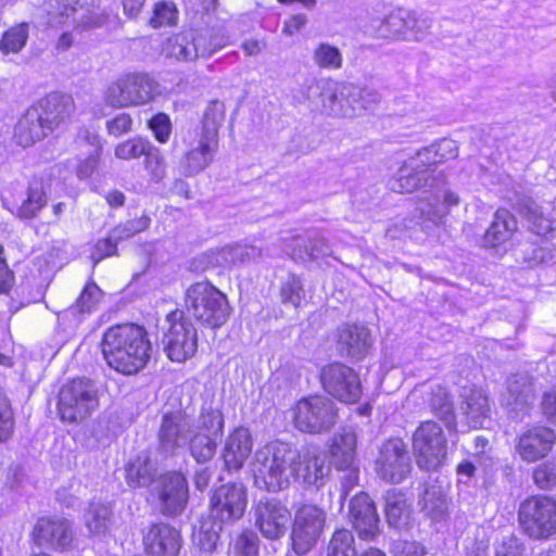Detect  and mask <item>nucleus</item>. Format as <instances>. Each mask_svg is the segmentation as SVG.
Instances as JSON below:
<instances>
[{
  "label": "nucleus",
  "instance_id": "nucleus-52",
  "mask_svg": "<svg viewBox=\"0 0 556 556\" xmlns=\"http://www.w3.org/2000/svg\"><path fill=\"white\" fill-rule=\"evenodd\" d=\"M281 302L298 307L304 298L303 282L299 276L289 275L280 289Z\"/></svg>",
  "mask_w": 556,
  "mask_h": 556
},
{
  "label": "nucleus",
  "instance_id": "nucleus-60",
  "mask_svg": "<svg viewBox=\"0 0 556 556\" xmlns=\"http://www.w3.org/2000/svg\"><path fill=\"white\" fill-rule=\"evenodd\" d=\"M534 484L541 490H552L556 485V467L551 463L539 465L532 472Z\"/></svg>",
  "mask_w": 556,
  "mask_h": 556
},
{
  "label": "nucleus",
  "instance_id": "nucleus-34",
  "mask_svg": "<svg viewBox=\"0 0 556 556\" xmlns=\"http://www.w3.org/2000/svg\"><path fill=\"white\" fill-rule=\"evenodd\" d=\"M291 249V257L302 263L325 258L332 254L328 240L318 232L294 237Z\"/></svg>",
  "mask_w": 556,
  "mask_h": 556
},
{
  "label": "nucleus",
  "instance_id": "nucleus-28",
  "mask_svg": "<svg viewBox=\"0 0 556 556\" xmlns=\"http://www.w3.org/2000/svg\"><path fill=\"white\" fill-rule=\"evenodd\" d=\"M33 106L51 132L65 124L75 111L72 96L62 92H51Z\"/></svg>",
  "mask_w": 556,
  "mask_h": 556
},
{
  "label": "nucleus",
  "instance_id": "nucleus-41",
  "mask_svg": "<svg viewBox=\"0 0 556 556\" xmlns=\"http://www.w3.org/2000/svg\"><path fill=\"white\" fill-rule=\"evenodd\" d=\"M154 473V464L147 455H138L126 467V480L132 488L150 485L155 481Z\"/></svg>",
  "mask_w": 556,
  "mask_h": 556
},
{
  "label": "nucleus",
  "instance_id": "nucleus-8",
  "mask_svg": "<svg viewBox=\"0 0 556 556\" xmlns=\"http://www.w3.org/2000/svg\"><path fill=\"white\" fill-rule=\"evenodd\" d=\"M98 406V388L90 379H73L64 384L59 392L58 410L63 421H81L89 417Z\"/></svg>",
  "mask_w": 556,
  "mask_h": 556
},
{
  "label": "nucleus",
  "instance_id": "nucleus-43",
  "mask_svg": "<svg viewBox=\"0 0 556 556\" xmlns=\"http://www.w3.org/2000/svg\"><path fill=\"white\" fill-rule=\"evenodd\" d=\"M111 516L109 505L92 502L85 515V523L92 534H104L111 526Z\"/></svg>",
  "mask_w": 556,
  "mask_h": 556
},
{
  "label": "nucleus",
  "instance_id": "nucleus-50",
  "mask_svg": "<svg viewBox=\"0 0 556 556\" xmlns=\"http://www.w3.org/2000/svg\"><path fill=\"white\" fill-rule=\"evenodd\" d=\"M355 540L348 529H338L333 532L327 547V556H356Z\"/></svg>",
  "mask_w": 556,
  "mask_h": 556
},
{
  "label": "nucleus",
  "instance_id": "nucleus-27",
  "mask_svg": "<svg viewBox=\"0 0 556 556\" xmlns=\"http://www.w3.org/2000/svg\"><path fill=\"white\" fill-rule=\"evenodd\" d=\"M349 518L362 539L371 540L377 534L379 516L374 501L367 493L359 492L352 497Z\"/></svg>",
  "mask_w": 556,
  "mask_h": 556
},
{
  "label": "nucleus",
  "instance_id": "nucleus-23",
  "mask_svg": "<svg viewBox=\"0 0 556 556\" xmlns=\"http://www.w3.org/2000/svg\"><path fill=\"white\" fill-rule=\"evenodd\" d=\"M535 397L533 378L527 372H517L507 378L501 402L514 418H519L527 414Z\"/></svg>",
  "mask_w": 556,
  "mask_h": 556
},
{
  "label": "nucleus",
  "instance_id": "nucleus-56",
  "mask_svg": "<svg viewBox=\"0 0 556 556\" xmlns=\"http://www.w3.org/2000/svg\"><path fill=\"white\" fill-rule=\"evenodd\" d=\"M384 513L388 523L392 527H399L406 513V502L403 496L395 493H388L386 496Z\"/></svg>",
  "mask_w": 556,
  "mask_h": 556
},
{
  "label": "nucleus",
  "instance_id": "nucleus-14",
  "mask_svg": "<svg viewBox=\"0 0 556 556\" xmlns=\"http://www.w3.org/2000/svg\"><path fill=\"white\" fill-rule=\"evenodd\" d=\"M248 489L243 482H228L216 488L210 498L208 517L218 525L239 521L247 510Z\"/></svg>",
  "mask_w": 556,
  "mask_h": 556
},
{
  "label": "nucleus",
  "instance_id": "nucleus-53",
  "mask_svg": "<svg viewBox=\"0 0 556 556\" xmlns=\"http://www.w3.org/2000/svg\"><path fill=\"white\" fill-rule=\"evenodd\" d=\"M143 156L144 166L151 175V180L154 182L163 180L166 174V165L160 149L150 142L149 149H147Z\"/></svg>",
  "mask_w": 556,
  "mask_h": 556
},
{
  "label": "nucleus",
  "instance_id": "nucleus-61",
  "mask_svg": "<svg viewBox=\"0 0 556 556\" xmlns=\"http://www.w3.org/2000/svg\"><path fill=\"white\" fill-rule=\"evenodd\" d=\"M149 126L159 142L165 143L168 141L172 134V122L168 115L165 113H157L151 118Z\"/></svg>",
  "mask_w": 556,
  "mask_h": 556
},
{
  "label": "nucleus",
  "instance_id": "nucleus-3",
  "mask_svg": "<svg viewBox=\"0 0 556 556\" xmlns=\"http://www.w3.org/2000/svg\"><path fill=\"white\" fill-rule=\"evenodd\" d=\"M293 444L273 441L258 448L251 467L254 484L267 492H280L292 483Z\"/></svg>",
  "mask_w": 556,
  "mask_h": 556
},
{
  "label": "nucleus",
  "instance_id": "nucleus-59",
  "mask_svg": "<svg viewBox=\"0 0 556 556\" xmlns=\"http://www.w3.org/2000/svg\"><path fill=\"white\" fill-rule=\"evenodd\" d=\"M178 11L174 3L161 2L155 4L153 16L150 18L149 24L153 28L163 26H172L176 24Z\"/></svg>",
  "mask_w": 556,
  "mask_h": 556
},
{
  "label": "nucleus",
  "instance_id": "nucleus-54",
  "mask_svg": "<svg viewBox=\"0 0 556 556\" xmlns=\"http://www.w3.org/2000/svg\"><path fill=\"white\" fill-rule=\"evenodd\" d=\"M13 409L4 391L0 388V443L8 441L14 431Z\"/></svg>",
  "mask_w": 556,
  "mask_h": 556
},
{
  "label": "nucleus",
  "instance_id": "nucleus-44",
  "mask_svg": "<svg viewBox=\"0 0 556 556\" xmlns=\"http://www.w3.org/2000/svg\"><path fill=\"white\" fill-rule=\"evenodd\" d=\"M316 66L328 71H338L343 65V55L340 49L328 42H320L316 46L312 54Z\"/></svg>",
  "mask_w": 556,
  "mask_h": 556
},
{
  "label": "nucleus",
  "instance_id": "nucleus-2",
  "mask_svg": "<svg viewBox=\"0 0 556 556\" xmlns=\"http://www.w3.org/2000/svg\"><path fill=\"white\" fill-rule=\"evenodd\" d=\"M102 353L111 368L124 375H132L146 367L152 345L143 327L122 324L104 332Z\"/></svg>",
  "mask_w": 556,
  "mask_h": 556
},
{
  "label": "nucleus",
  "instance_id": "nucleus-46",
  "mask_svg": "<svg viewBox=\"0 0 556 556\" xmlns=\"http://www.w3.org/2000/svg\"><path fill=\"white\" fill-rule=\"evenodd\" d=\"M224 428L223 414L212 405L204 404L194 419V431H206V434L218 437Z\"/></svg>",
  "mask_w": 556,
  "mask_h": 556
},
{
  "label": "nucleus",
  "instance_id": "nucleus-25",
  "mask_svg": "<svg viewBox=\"0 0 556 556\" xmlns=\"http://www.w3.org/2000/svg\"><path fill=\"white\" fill-rule=\"evenodd\" d=\"M556 442V433L545 426L533 427L523 432L516 445L519 456L528 463L544 458Z\"/></svg>",
  "mask_w": 556,
  "mask_h": 556
},
{
  "label": "nucleus",
  "instance_id": "nucleus-63",
  "mask_svg": "<svg viewBox=\"0 0 556 556\" xmlns=\"http://www.w3.org/2000/svg\"><path fill=\"white\" fill-rule=\"evenodd\" d=\"M230 254L235 263H245L262 257L263 250L252 244H237L230 249Z\"/></svg>",
  "mask_w": 556,
  "mask_h": 556
},
{
  "label": "nucleus",
  "instance_id": "nucleus-1",
  "mask_svg": "<svg viewBox=\"0 0 556 556\" xmlns=\"http://www.w3.org/2000/svg\"><path fill=\"white\" fill-rule=\"evenodd\" d=\"M454 141L443 139L416 152L405 160L396 175L388 182L389 189L399 193L420 191L417 210L421 217L433 225L442 223L450 207L459 203V197L445 189L446 176L437 172V165L457 156Z\"/></svg>",
  "mask_w": 556,
  "mask_h": 556
},
{
  "label": "nucleus",
  "instance_id": "nucleus-33",
  "mask_svg": "<svg viewBox=\"0 0 556 556\" xmlns=\"http://www.w3.org/2000/svg\"><path fill=\"white\" fill-rule=\"evenodd\" d=\"M52 132L43 123L41 115L30 106L17 121L14 127V139L23 148L31 147Z\"/></svg>",
  "mask_w": 556,
  "mask_h": 556
},
{
  "label": "nucleus",
  "instance_id": "nucleus-37",
  "mask_svg": "<svg viewBox=\"0 0 556 556\" xmlns=\"http://www.w3.org/2000/svg\"><path fill=\"white\" fill-rule=\"evenodd\" d=\"M427 403L431 412L444 422L448 431H457L454 403L445 387L441 384L432 386L427 396Z\"/></svg>",
  "mask_w": 556,
  "mask_h": 556
},
{
  "label": "nucleus",
  "instance_id": "nucleus-17",
  "mask_svg": "<svg viewBox=\"0 0 556 556\" xmlns=\"http://www.w3.org/2000/svg\"><path fill=\"white\" fill-rule=\"evenodd\" d=\"M320 382L324 390L344 403H356L363 390L358 375L343 363L333 362L323 367Z\"/></svg>",
  "mask_w": 556,
  "mask_h": 556
},
{
  "label": "nucleus",
  "instance_id": "nucleus-12",
  "mask_svg": "<svg viewBox=\"0 0 556 556\" xmlns=\"http://www.w3.org/2000/svg\"><path fill=\"white\" fill-rule=\"evenodd\" d=\"M337 419V405L324 395L304 397L294 407L293 424L301 432H327L336 425Z\"/></svg>",
  "mask_w": 556,
  "mask_h": 556
},
{
  "label": "nucleus",
  "instance_id": "nucleus-58",
  "mask_svg": "<svg viewBox=\"0 0 556 556\" xmlns=\"http://www.w3.org/2000/svg\"><path fill=\"white\" fill-rule=\"evenodd\" d=\"M102 298V290L96 282H88L77 299L73 309L78 313H90Z\"/></svg>",
  "mask_w": 556,
  "mask_h": 556
},
{
  "label": "nucleus",
  "instance_id": "nucleus-49",
  "mask_svg": "<svg viewBox=\"0 0 556 556\" xmlns=\"http://www.w3.org/2000/svg\"><path fill=\"white\" fill-rule=\"evenodd\" d=\"M380 92L368 86L354 85V91H351V108L353 109V117L363 111L375 108L381 101Z\"/></svg>",
  "mask_w": 556,
  "mask_h": 556
},
{
  "label": "nucleus",
  "instance_id": "nucleus-29",
  "mask_svg": "<svg viewBox=\"0 0 556 556\" xmlns=\"http://www.w3.org/2000/svg\"><path fill=\"white\" fill-rule=\"evenodd\" d=\"M336 343L341 356L359 361L368 354L372 341L365 326L345 324L337 329Z\"/></svg>",
  "mask_w": 556,
  "mask_h": 556
},
{
  "label": "nucleus",
  "instance_id": "nucleus-36",
  "mask_svg": "<svg viewBox=\"0 0 556 556\" xmlns=\"http://www.w3.org/2000/svg\"><path fill=\"white\" fill-rule=\"evenodd\" d=\"M517 219L505 208L495 212L493 220L486 229L482 245L485 248H496L509 241L517 231Z\"/></svg>",
  "mask_w": 556,
  "mask_h": 556
},
{
  "label": "nucleus",
  "instance_id": "nucleus-31",
  "mask_svg": "<svg viewBox=\"0 0 556 556\" xmlns=\"http://www.w3.org/2000/svg\"><path fill=\"white\" fill-rule=\"evenodd\" d=\"M417 16L406 10H396L384 18L372 20L369 31L372 36L383 39L408 38V29H414Z\"/></svg>",
  "mask_w": 556,
  "mask_h": 556
},
{
  "label": "nucleus",
  "instance_id": "nucleus-18",
  "mask_svg": "<svg viewBox=\"0 0 556 556\" xmlns=\"http://www.w3.org/2000/svg\"><path fill=\"white\" fill-rule=\"evenodd\" d=\"M185 152L179 159L178 167L181 175L193 177L206 169L214 161L219 139L203 137L188 131L184 138Z\"/></svg>",
  "mask_w": 556,
  "mask_h": 556
},
{
  "label": "nucleus",
  "instance_id": "nucleus-45",
  "mask_svg": "<svg viewBox=\"0 0 556 556\" xmlns=\"http://www.w3.org/2000/svg\"><path fill=\"white\" fill-rule=\"evenodd\" d=\"M225 119V105L218 100H213L206 106L203 118L202 128L198 134L203 137L218 139V129Z\"/></svg>",
  "mask_w": 556,
  "mask_h": 556
},
{
  "label": "nucleus",
  "instance_id": "nucleus-40",
  "mask_svg": "<svg viewBox=\"0 0 556 556\" xmlns=\"http://www.w3.org/2000/svg\"><path fill=\"white\" fill-rule=\"evenodd\" d=\"M225 525H218L208 517L201 521L198 532L193 533V543L204 553H215L220 545V532Z\"/></svg>",
  "mask_w": 556,
  "mask_h": 556
},
{
  "label": "nucleus",
  "instance_id": "nucleus-10",
  "mask_svg": "<svg viewBox=\"0 0 556 556\" xmlns=\"http://www.w3.org/2000/svg\"><path fill=\"white\" fill-rule=\"evenodd\" d=\"M162 343L168 358L184 363L198 350V333L194 325L181 309L169 312L165 318Z\"/></svg>",
  "mask_w": 556,
  "mask_h": 556
},
{
  "label": "nucleus",
  "instance_id": "nucleus-21",
  "mask_svg": "<svg viewBox=\"0 0 556 556\" xmlns=\"http://www.w3.org/2000/svg\"><path fill=\"white\" fill-rule=\"evenodd\" d=\"M294 458L292 459V481L304 486L321 488L328 478L330 467L325 456L315 446L296 448L293 445Z\"/></svg>",
  "mask_w": 556,
  "mask_h": 556
},
{
  "label": "nucleus",
  "instance_id": "nucleus-5",
  "mask_svg": "<svg viewBox=\"0 0 556 556\" xmlns=\"http://www.w3.org/2000/svg\"><path fill=\"white\" fill-rule=\"evenodd\" d=\"M45 11L50 26H62L72 17L74 30L79 33L101 28L109 21L101 0H48Z\"/></svg>",
  "mask_w": 556,
  "mask_h": 556
},
{
  "label": "nucleus",
  "instance_id": "nucleus-24",
  "mask_svg": "<svg viewBox=\"0 0 556 556\" xmlns=\"http://www.w3.org/2000/svg\"><path fill=\"white\" fill-rule=\"evenodd\" d=\"M460 416L469 429L484 428L491 421V404L480 388H464L460 393Z\"/></svg>",
  "mask_w": 556,
  "mask_h": 556
},
{
  "label": "nucleus",
  "instance_id": "nucleus-39",
  "mask_svg": "<svg viewBox=\"0 0 556 556\" xmlns=\"http://www.w3.org/2000/svg\"><path fill=\"white\" fill-rule=\"evenodd\" d=\"M418 504L425 515L434 522L443 520L447 514L446 496L440 485H427Z\"/></svg>",
  "mask_w": 556,
  "mask_h": 556
},
{
  "label": "nucleus",
  "instance_id": "nucleus-55",
  "mask_svg": "<svg viewBox=\"0 0 556 556\" xmlns=\"http://www.w3.org/2000/svg\"><path fill=\"white\" fill-rule=\"evenodd\" d=\"M150 141L141 137L128 139L117 144L115 148V156L121 160H132L143 156L149 149Z\"/></svg>",
  "mask_w": 556,
  "mask_h": 556
},
{
  "label": "nucleus",
  "instance_id": "nucleus-20",
  "mask_svg": "<svg viewBox=\"0 0 556 556\" xmlns=\"http://www.w3.org/2000/svg\"><path fill=\"white\" fill-rule=\"evenodd\" d=\"M254 525L270 541L280 540L288 531L291 513L278 498L262 497L253 506Z\"/></svg>",
  "mask_w": 556,
  "mask_h": 556
},
{
  "label": "nucleus",
  "instance_id": "nucleus-32",
  "mask_svg": "<svg viewBox=\"0 0 556 556\" xmlns=\"http://www.w3.org/2000/svg\"><path fill=\"white\" fill-rule=\"evenodd\" d=\"M253 439L249 429L238 427L229 433L222 452L224 466L228 471L240 470L252 453Z\"/></svg>",
  "mask_w": 556,
  "mask_h": 556
},
{
  "label": "nucleus",
  "instance_id": "nucleus-11",
  "mask_svg": "<svg viewBox=\"0 0 556 556\" xmlns=\"http://www.w3.org/2000/svg\"><path fill=\"white\" fill-rule=\"evenodd\" d=\"M227 37L213 30H193L174 35L167 39L166 53L178 61L208 58L227 45Z\"/></svg>",
  "mask_w": 556,
  "mask_h": 556
},
{
  "label": "nucleus",
  "instance_id": "nucleus-42",
  "mask_svg": "<svg viewBox=\"0 0 556 556\" xmlns=\"http://www.w3.org/2000/svg\"><path fill=\"white\" fill-rule=\"evenodd\" d=\"M217 438L203 432H194L189 437L190 455L198 464H205L213 459L217 450Z\"/></svg>",
  "mask_w": 556,
  "mask_h": 556
},
{
  "label": "nucleus",
  "instance_id": "nucleus-15",
  "mask_svg": "<svg viewBox=\"0 0 556 556\" xmlns=\"http://www.w3.org/2000/svg\"><path fill=\"white\" fill-rule=\"evenodd\" d=\"M413 450L420 469H438L447 453V442L442 428L432 420L421 422L413 437Z\"/></svg>",
  "mask_w": 556,
  "mask_h": 556
},
{
  "label": "nucleus",
  "instance_id": "nucleus-22",
  "mask_svg": "<svg viewBox=\"0 0 556 556\" xmlns=\"http://www.w3.org/2000/svg\"><path fill=\"white\" fill-rule=\"evenodd\" d=\"M153 491L157 496L160 509L164 515H180L189 501V485L181 471H167L155 481Z\"/></svg>",
  "mask_w": 556,
  "mask_h": 556
},
{
  "label": "nucleus",
  "instance_id": "nucleus-6",
  "mask_svg": "<svg viewBox=\"0 0 556 556\" xmlns=\"http://www.w3.org/2000/svg\"><path fill=\"white\" fill-rule=\"evenodd\" d=\"M351 91L354 84L332 78L313 79L306 88V100L321 114L332 117H353Z\"/></svg>",
  "mask_w": 556,
  "mask_h": 556
},
{
  "label": "nucleus",
  "instance_id": "nucleus-57",
  "mask_svg": "<svg viewBox=\"0 0 556 556\" xmlns=\"http://www.w3.org/2000/svg\"><path fill=\"white\" fill-rule=\"evenodd\" d=\"M149 225L150 218L144 215L139 218L127 220L111 230L112 238L115 239V242L126 240L136 233L143 231L149 227Z\"/></svg>",
  "mask_w": 556,
  "mask_h": 556
},
{
  "label": "nucleus",
  "instance_id": "nucleus-62",
  "mask_svg": "<svg viewBox=\"0 0 556 556\" xmlns=\"http://www.w3.org/2000/svg\"><path fill=\"white\" fill-rule=\"evenodd\" d=\"M393 556H426V546L418 541L397 540L392 545Z\"/></svg>",
  "mask_w": 556,
  "mask_h": 556
},
{
  "label": "nucleus",
  "instance_id": "nucleus-9",
  "mask_svg": "<svg viewBox=\"0 0 556 556\" xmlns=\"http://www.w3.org/2000/svg\"><path fill=\"white\" fill-rule=\"evenodd\" d=\"M157 87V83L148 74H126L109 85L104 102L114 109L142 105L154 98Z\"/></svg>",
  "mask_w": 556,
  "mask_h": 556
},
{
  "label": "nucleus",
  "instance_id": "nucleus-47",
  "mask_svg": "<svg viewBox=\"0 0 556 556\" xmlns=\"http://www.w3.org/2000/svg\"><path fill=\"white\" fill-rule=\"evenodd\" d=\"M260 538L256 532L250 528L239 532L230 543V553L232 556H258Z\"/></svg>",
  "mask_w": 556,
  "mask_h": 556
},
{
  "label": "nucleus",
  "instance_id": "nucleus-30",
  "mask_svg": "<svg viewBox=\"0 0 556 556\" xmlns=\"http://www.w3.org/2000/svg\"><path fill=\"white\" fill-rule=\"evenodd\" d=\"M33 538L38 546L66 548L73 541V533L66 519L39 518Z\"/></svg>",
  "mask_w": 556,
  "mask_h": 556
},
{
  "label": "nucleus",
  "instance_id": "nucleus-13",
  "mask_svg": "<svg viewBox=\"0 0 556 556\" xmlns=\"http://www.w3.org/2000/svg\"><path fill=\"white\" fill-rule=\"evenodd\" d=\"M194 431V418L187 409H175L161 417L156 438L157 452L164 457H173L182 450Z\"/></svg>",
  "mask_w": 556,
  "mask_h": 556
},
{
  "label": "nucleus",
  "instance_id": "nucleus-4",
  "mask_svg": "<svg viewBox=\"0 0 556 556\" xmlns=\"http://www.w3.org/2000/svg\"><path fill=\"white\" fill-rule=\"evenodd\" d=\"M185 307L195 320L212 329L222 327L231 311L227 296L206 280L192 283L186 290Z\"/></svg>",
  "mask_w": 556,
  "mask_h": 556
},
{
  "label": "nucleus",
  "instance_id": "nucleus-51",
  "mask_svg": "<svg viewBox=\"0 0 556 556\" xmlns=\"http://www.w3.org/2000/svg\"><path fill=\"white\" fill-rule=\"evenodd\" d=\"M28 39L27 24H21L5 31L0 41V51L3 54L17 53L26 45Z\"/></svg>",
  "mask_w": 556,
  "mask_h": 556
},
{
  "label": "nucleus",
  "instance_id": "nucleus-35",
  "mask_svg": "<svg viewBox=\"0 0 556 556\" xmlns=\"http://www.w3.org/2000/svg\"><path fill=\"white\" fill-rule=\"evenodd\" d=\"M48 204V197L43 182L33 179L24 193H21L14 201L16 216L21 219H33Z\"/></svg>",
  "mask_w": 556,
  "mask_h": 556
},
{
  "label": "nucleus",
  "instance_id": "nucleus-7",
  "mask_svg": "<svg viewBox=\"0 0 556 556\" xmlns=\"http://www.w3.org/2000/svg\"><path fill=\"white\" fill-rule=\"evenodd\" d=\"M517 516L521 532L532 540L545 541L556 534V500L551 496H528Z\"/></svg>",
  "mask_w": 556,
  "mask_h": 556
},
{
  "label": "nucleus",
  "instance_id": "nucleus-64",
  "mask_svg": "<svg viewBox=\"0 0 556 556\" xmlns=\"http://www.w3.org/2000/svg\"><path fill=\"white\" fill-rule=\"evenodd\" d=\"M526 551V544L521 539L509 535L503 540L496 551V556H525Z\"/></svg>",
  "mask_w": 556,
  "mask_h": 556
},
{
  "label": "nucleus",
  "instance_id": "nucleus-16",
  "mask_svg": "<svg viewBox=\"0 0 556 556\" xmlns=\"http://www.w3.org/2000/svg\"><path fill=\"white\" fill-rule=\"evenodd\" d=\"M326 525V511L312 504L302 505L294 515L292 548L298 555L308 553L319 540Z\"/></svg>",
  "mask_w": 556,
  "mask_h": 556
},
{
  "label": "nucleus",
  "instance_id": "nucleus-48",
  "mask_svg": "<svg viewBox=\"0 0 556 556\" xmlns=\"http://www.w3.org/2000/svg\"><path fill=\"white\" fill-rule=\"evenodd\" d=\"M521 213L528 219L530 229L539 236H545L552 231V222L547 218L541 207L531 199H527L522 203Z\"/></svg>",
  "mask_w": 556,
  "mask_h": 556
},
{
  "label": "nucleus",
  "instance_id": "nucleus-26",
  "mask_svg": "<svg viewBox=\"0 0 556 556\" xmlns=\"http://www.w3.org/2000/svg\"><path fill=\"white\" fill-rule=\"evenodd\" d=\"M143 545L148 556H177L181 547V536L168 523H153L143 534Z\"/></svg>",
  "mask_w": 556,
  "mask_h": 556
},
{
  "label": "nucleus",
  "instance_id": "nucleus-19",
  "mask_svg": "<svg viewBox=\"0 0 556 556\" xmlns=\"http://www.w3.org/2000/svg\"><path fill=\"white\" fill-rule=\"evenodd\" d=\"M379 477L391 483H401L412 471V458L406 443L399 439L387 440L379 450L376 460Z\"/></svg>",
  "mask_w": 556,
  "mask_h": 556
},
{
  "label": "nucleus",
  "instance_id": "nucleus-38",
  "mask_svg": "<svg viewBox=\"0 0 556 556\" xmlns=\"http://www.w3.org/2000/svg\"><path fill=\"white\" fill-rule=\"evenodd\" d=\"M356 435L349 431L333 437L330 445L331 460L337 469L354 465Z\"/></svg>",
  "mask_w": 556,
  "mask_h": 556
}]
</instances>
